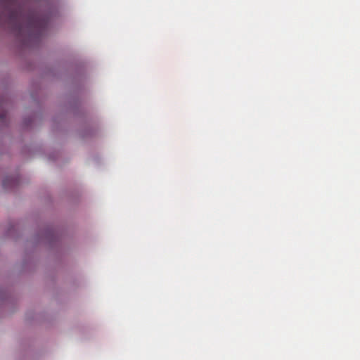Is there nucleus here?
<instances>
[{
    "label": "nucleus",
    "mask_w": 360,
    "mask_h": 360,
    "mask_svg": "<svg viewBox=\"0 0 360 360\" xmlns=\"http://www.w3.org/2000/svg\"><path fill=\"white\" fill-rule=\"evenodd\" d=\"M20 0H1L8 27L18 37L39 39L49 25V19L33 11L25 12Z\"/></svg>",
    "instance_id": "f257e3e1"
},
{
    "label": "nucleus",
    "mask_w": 360,
    "mask_h": 360,
    "mask_svg": "<svg viewBox=\"0 0 360 360\" xmlns=\"http://www.w3.org/2000/svg\"><path fill=\"white\" fill-rule=\"evenodd\" d=\"M5 116L6 115L4 114L0 113V121H2L4 119Z\"/></svg>",
    "instance_id": "f03ea898"
}]
</instances>
